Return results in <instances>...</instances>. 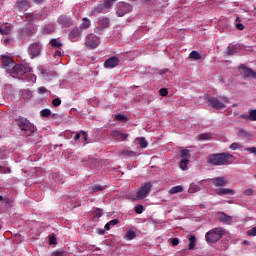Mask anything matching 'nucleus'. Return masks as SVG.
Wrapping results in <instances>:
<instances>
[{"mask_svg": "<svg viewBox=\"0 0 256 256\" xmlns=\"http://www.w3.org/2000/svg\"><path fill=\"white\" fill-rule=\"evenodd\" d=\"M208 165L221 166V165H231L235 161V156L227 152L210 154L206 159Z\"/></svg>", "mask_w": 256, "mask_h": 256, "instance_id": "obj_1", "label": "nucleus"}, {"mask_svg": "<svg viewBox=\"0 0 256 256\" xmlns=\"http://www.w3.org/2000/svg\"><path fill=\"white\" fill-rule=\"evenodd\" d=\"M207 101L209 107H212V109L221 110L227 107V103H229V98L225 96L208 97Z\"/></svg>", "mask_w": 256, "mask_h": 256, "instance_id": "obj_2", "label": "nucleus"}, {"mask_svg": "<svg viewBox=\"0 0 256 256\" xmlns=\"http://www.w3.org/2000/svg\"><path fill=\"white\" fill-rule=\"evenodd\" d=\"M224 234L225 229L222 227H217L206 233L205 240L207 243H217V241H219V239H221Z\"/></svg>", "mask_w": 256, "mask_h": 256, "instance_id": "obj_3", "label": "nucleus"}, {"mask_svg": "<svg viewBox=\"0 0 256 256\" xmlns=\"http://www.w3.org/2000/svg\"><path fill=\"white\" fill-rule=\"evenodd\" d=\"M31 71H33V68L27 67L23 64H14L10 69V75L15 79H21L25 73H31Z\"/></svg>", "mask_w": 256, "mask_h": 256, "instance_id": "obj_4", "label": "nucleus"}, {"mask_svg": "<svg viewBox=\"0 0 256 256\" xmlns=\"http://www.w3.org/2000/svg\"><path fill=\"white\" fill-rule=\"evenodd\" d=\"M18 126L21 129V131L24 132V135L26 137H30V135H33V133L37 131L35 125L31 124V122H29V120L25 118H21L18 120Z\"/></svg>", "mask_w": 256, "mask_h": 256, "instance_id": "obj_5", "label": "nucleus"}, {"mask_svg": "<svg viewBox=\"0 0 256 256\" xmlns=\"http://www.w3.org/2000/svg\"><path fill=\"white\" fill-rule=\"evenodd\" d=\"M42 51L43 44H41V42H33L28 46V55L30 59H37V57H41Z\"/></svg>", "mask_w": 256, "mask_h": 256, "instance_id": "obj_6", "label": "nucleus"}, {"mask_svg": "<svg viewBox=\"0 0 256 256\" xmlns=\"http://www.w3.org/2000/svg\"><path fill=\"white\" fill-rule=\"evenodd\" d=\"M101 43V40L99 39V36L94 34H88L85 37V46L87 49H97Z\"/></svg>", "mask_w": 256, "mask_h": 256, "instance_id": "obj_7", "label": "nucleus"}, {"mask_svg": "<svg viewBox=\"0 0 256 256\" xmlns=\"http://www.w3.org/2000/svg\"><path fill=\"white\" fill-rule=\"evenodd\" d=\"M153 185L151 182L145 183L137 192L136 199H145L147 195H149V191H151V188Z\"/></svg>", "mask_w": 256, "mask_h": 256, "instance_id": "obj_8", "label": "nucleus"}, {"mask_svg": "<svg viewBox=\"0 0 256 256\" xmlns=\"http://www.w3.org/2000/svg\"><path fill=\"white\" fill-rule=\"evenodd\" d=\"M131 11V6L128 3L125 2H119L117 5L116 14L118 17H123L127 15Z\"/></svg>", "mask_w": 256, "mask_h": 256, "instance_id": "obj_9", "label": "nucleus"}, {"mask_svg": "<svg viewBox=\"0 0 256 256\" xmlns=\"http://www.w3.org/2000/svg\"><path fill=\"white\" fill-rule=\"evenodd\" d=\"M31 35H33V26L31 24L19 30L20 39H28Z\"/></svg>", "mask_w": 256, "mask_h": 256, "instance_id": "obj_10", "label": "nucleus"}, {"mask_svg": "<svg viewBox=\"0 0 256 256\" xmlns=\"http://www.w3.org/2000/svg\"><path fill=\"white\" fill-rule=\"evenodd\" d=\"M120 61L121 60L119 59V57L112 56L104 62V68L105 69H115V67H117V65H119Z\"/></svg>", "mask_w": 256, "mask_h": 256, "instance_id": "obj_11", "label": "nucleus"}, {"mask_svg": "<svg viewBox=\"0 0 256 256\" xmlns=\"http://www.w3.org/2000/svg\"><path fill=\"white\" fill-rule=\"evenodd\" d=\"M218 221L224 225H231L233 223V216L225 214V212H218L216 215Z\"/></svg>", "mask_w": 256, "mask_h": 256, "instance_id": "obj_12", "label": "nucleus"}, {"mask_svg": "<svg viewBox=\"0 0 256 256\" xmlns=\"http://www.w3.org/2000/svg\"><path fill=\"white\" fill-rule=\"evenodd\" d=\"M2 65L7 71H11L15 62H13V57L2 55L1 56Z\"/></svg>", "mask_w": 256, "mask_h": 256, "instance_id": "obj_13", "label": "nucleus"}, {"mask_svg": "<svg viewBox=\"0 0 256 256\" xmlns=\"http://www.w3.org/2000/svg\"><path fill=\"white\" fill-rule=\"evenodd\" d=\"M239 73L245 79H247V77H253V79H256V72L251 70V68H247L245 66H240L239 67Z\"/></svg>", "mask_w": 256, "mask_h": 256, "instance_id": "obj_14", "label": "nucleus"}, {"mask_svg": "<svg viewBox=\"0 0 256 256\" xmlns=\"http://www.w3.org/2000/svg\"><path fill=\"white\" fill-rule=\"evenodd\" d=\"M81 29L80 28H74L70 31L68 39L72 42V43H77V41H79V39H81Z\"/></svg>", "mask_w": 256, "mask_h": 256, "instance_id": "obj_15", "label": "nucleus"}, {"mask_svg": "<svg viewBox=\"0 0 256 256\" xmlns=\"http://www.w3.org/2000/svg\"><path fill=\"white\" fill-rule=\"evenodd\" d=\"M111 137L115 141H127V137H129V134L123 133L119 130H114L111 132Z\"/></svg>", "mask_w": 256, "mask_h": 256, "instance_id": "obj_16", "label": "nucleus"}, {"mask_svg": "<svg viewBox=\"0 0 256 256\" xmlns=\"http://www.w3.org/2000/svg\"><path fill=\"white\" fill-rule=\"evenodd\" d=\"M57 23H59L61 27H71V25H73V21L67 16H60L57 19Z\"/></svg>", "mask_w": 256, "mask_h": 256, "instance_id": "obj_17", "label": "nucleus"}, {"mask_svg": "<svg viewBox=\"0 0 256 256\" xmlns=\"http://www.w3.org/2000/svg\"><path fill=\"white\" fill-rule=\"evenodd\" d=\"M212 183L215 187H225L227 185V179L225 177H216L212 179Z\"/></svg>", "mask_w": 256, "mask_h": 256, "instance_id": "obj_18", "label": "nucleus"}, {"mask_svg": "<svg viewBox=\"0 0 256 256\" xmlns=\"http://www.w3.org/2000/svg\"><path fill=\"white\" fill-rule=\"evenodd\" d=\"M216 195H235V191L230 188H217L215 189Z\"/></svg>", "mask_w": 256, "mask_h": 256, "instance_id": "obj_19", "label": "nucleus"}, {"mask_svg": "<svg viewBox=\"0 0 256 256\" xmlns=\"http://www.w3.org/2000/svg\"><path fill=\"white\" fill-rule=\"evenodd\" d=\"M11 33V26L9 24L0 25V34L1 35H9Z\"/></svg>", "mask_w": 256, "mask_h": 256, "instance_id": "obj_20", "label": "nucleus"}, {"mask_svg": "<svg viewBox=\"0 0 256 256\" xmlns=\"http://www.w3.org/2000/svg\"><path fill=\"white\" fill-rule=\"evenodd\" d=\"M98 13H107V10L103 4H99L92 10V15H98Z\"/></svg>", "mask_w": 256, "mask_h": 256, "instance_id": "obj_21", "label": "nucleus"}, {"mask_svg": "<svg viewBox=\"0 0 256 256\" xmlns=\"http://www.w3.org/2000/svg\"><path fill=\"white\" fill-rule=\"evenodd\" d=\"M109 23H110L109 18H101L98 21V26H100L101 29H107V27H109Z\"/></svg>", "mask_w": 256, "mask_h": 256, "instance_id": "obj_22", "label": "nucleus"}, {"mask_svg": "<svg viewBox=\"0 0 256 256\" xmlns=\"http://www.w3.org/2000/svg\"><path fill=\"white\" fill-rule=\"evenodd\" d=\"M183 186L178 185V186H174L169 190V195H175L177 193H183Z\"/></svg>", "mask_w": 256, "mask_h": 256, "instance_id": "obj_23", "label": "nucleus"}, {"mask_svg": "<svg viewBox=\"0 0 256 256\" xmlns=\"http://www.w3.org/2000/svg\"><path fill=\"white\" fill-rule=\"evenodd\" d=\"M135 237H137V234L135 233V231L128 230L124 236V239H126V241H133Z\"/></svg>", "mask_w": 256, "mask_h": 256, "instance_id": "obj_24", "label": "nucleus"}, {"mask_svg": "<svg viewBox=\"0 0 256 256\" xmlns=\"http://www.w3.org/2000/svg\"><path fill=\"white\" fill-rule=\"evenodd\" d=\"M195 245H197V238H195V236L192 235L189 237V243H188V247L190 251H193V249H195Z\"/></svg>", "mask_w": 256, "mask_h": 256, "instance_id": "obj_25", "label": "nucleus"}, {"mask_svg": "<svg viewBox=\"0 0 256 256\" xmlns=\"http://www.w3.org/2000/svg\"><path fill=\"white\" fill-rule=\"evenodd\" d=\"M51 47H54L55 49H61L63 47V43L60 42L59 39L54 38L50 41Z\"/></svg>", "mask_w": 256, "mask_h": 256, "instance_id": "obj_26", "label": "nucleus"}, {"mask_svg": "<svg viewBox=\"0 0 256 256\" xmlns=\"http://www.w3.org/2000/svg\"><path fill=\"white\" fill-rule=\"evenodd\" d=\"M91 27V20L89 18H83L80 24V29H89Z\"/></svg>", "mask_w": 256, "mask_h": 256, "instance_id": "obj_27", "label": "nucleus"}, {"mask_svg": "<svg viewBox=\"0 0 256 256\" xmlns=\"http://www.w3.org/2000/svg\"><path fill=\"white\" fill-rule=\"evenodd\" d=\"M189 59H192V61H199V59H201V54L199 52L193 50L189 54Z\"/></svg>", "mask_w": 256, "mask_h": 256, "instance_id": "obj_28", "label": "nucleus"}, {"mask_svg": "<svg viewBox=\"0 0 256 256\" xmlns=\"http://www.w3.org/2000/svg\"><path fill=\"white\" fill-rule=\"evenodd\" d=\"M197 191H201V187L199 185L192 183L188 189V193H197Z\"/></svg>", "mask_w": 256, "mask_h": 256, "instance_id": "obj_29", "label": "nucleus"}, {"mask_svg": "<svg viewBox=\"0 0 256 256\" xmlns=\"http://www.w3.org/2000/svg\"><path fill=\"white\" fill-rule=\"evenodd\" d=\"M137 142L142 149H146L147 145H149L145 137L137 138Z\"/></svg>", "mask_w": 256, "mask_h": 256, "instance_id": "obj_30", "label": "nucleus"}, {"mask_svg": "<svg viewBox=\"0 0 256 256\" xmlns=\"http://www.w3.org/2000/svg\"><path fill=\"white\" fill-rule=\"evenodd\" d=\"M105 189V186L96 184L91 188V193H97L99 191H103Z\"/></svg>", "mask_w": 256, "mask_h": 256, "instance_id": "obj_31", "label": "nucleus"}, {"mask_svg": "<svg viewBox=\"0 0 256 256\" xmlns=\"http://www.w3.org/2000/svg\"><path fill=\"white\" fill-rule=\"evenodd\" d=\"M189 165V159H183L180 162V169H182V171H187V166Z\"/></svg>", "mask_w": 256, "mask_h": 256, "instance_id": "obj_32", "label": "nucleus"}, {"mask_svg": "<svg viewBox=\"0 0 256 256\" xmlns=\"http://www.w3.org/2000/svg\"><path fill=\"white\" fill-rule=\"evenodd\" d=\"M208 139H211V134L209 133L200 134L198 136V141H208Z\"/></svg>", "mask_w": 256, "mask_h": 256, "instance_id": "obj_33", "label": "nucleus"}, {"mask_svg": "<svg viewBox=\"0 0 256 256\" xmlns=\"http://www.w3.org/2000/svg\"><path fill=\"white\" fill-rule=\"evenodd\" d=\"M26 17L28 18V21H35L37 19H40L41 16L39 14H26Z\"/></svg>", "mask_w": 256, "mask_h": 256, "instance_id": "obj_34", "label": "nucleus"}, {"mask_svg": "<svg viewBox=\"0 0 256 256\" xmlns=\"http://www.w3.org/2000/svg\"><path fill=\"white\" fill-rule=\"evenodd\" d=\"M189 153H190V151L187 150V149L182 150L181 151L182 159H188L189 160L191 158V154H189Z\"/></svg>", "mask_w": 256, "mask_h": 256, "instance_id": "obj_35", "label": "nucleus"}, {"mask_svg": "<svg viewBox=\"0 0 256 256\" xmlns=\"http://www.w3.org/2000/svg\"><path fill=\"white\" fill-rule=\"evenodd\" d=\"M121 155L123 157H133V155H135V153L133 151H131V150H123L121 152Z\"/></svg>", "mask_w": 256, "mask_h": 256, "instance_id": "obj_36", "label": "nucleus"}, {"mask_svg": "<svg viewBox=\"0 0 256 256\" xmlns=\"http://www.w3.org/2000/svg\"><path fill=\"white\" fill-rule=\"evenodd\" d=\"M241 144L234 142L229 146V149H231L232 151H237V149H241Z\"/></svg>", "mask_w": 256, "mask_h": 256, "instance_id": "obj_37", "label": "nucleus"}, {"mask_svg": "<svg viewBox=\"0 0 256 256\" xmlns=\"http://www.w3.org/2000/svg\"><path fill=\"white\" fill-rule=\"evenodd\" d=\"M249 121H256V110H249Z\"/></svg>", "mask_w": 256, "mask_h": 256, "instance_id": "obj_38", "label": "nucleus"}, {"mask_svg": "<svg viewBox=\"0 0 256 256\" xmlns=\"http://www.w3.org/2000/svg\"><path fill=\"white\" fill-rule=\"evenodd\" d=\"M228 55H235L237 53V47L236 46H229L227 48Z\"/></svg>", "mask_w": 256, "mask_h": 256, "instance_id": "obj_39", "label": "nucleus"}, {"mask_svg": "<svg viewBox=\"0 0 256 256\" xmlns=\"http://www.w3.org/2000/svg\"><path fill=\"white\" fill-rule=\"evenodd\" d=\"M246 235H248V237H256V227H253L250 230H248L246 232Z\"/></svg>", "mask_w": 256, "mask_h": 256, "instance_id": "obj_40", "label": "nucleus"}, {"mask_svg": "<svg viewBox=\"0 0 256 256\" xmlns=\"http://www.w3.org/2000/svg\"><path fill=\"white\" fill-rule=\"evenodd\" d=\"M40 115L42 117H51V111L49 109H43L41 112H40Z\"/></svg>", "mask_w": 256, "mask_h": 256, "instance_id": "obj_41", "label": "nucleus"}, {"mask_svg": "<svg viewBox=\"0 0 256 256\" xmlns=\"http://www.w3.org/2000/svg\"><path fill=\"white\" fill-rule=\"evenodd\" d=\"M103 5L107 11V9H111V7H113V2L111 0H105Z\"/></svg>", "mask_w": 256, "mask_h": 256, "instance_id": "obj_42", "label": "nucleus"}, {"mask_svg": "<svg viewBox=\"0 0 256 256\" xmlns=\"http://www.w3.org/2000/svg\"><path fill=\"white\" fill-rule=\"evenodd\" d=\"M159 95H161V97H167V95H169V90H167V88H161L159 90Z\"/></svg>", "mask_w": 256, "mask_h": 256, "instance_id": "obj_43", "label": "nucleus"}, {"mask_svg": "<svg viewBox=\"0 0 256 256\" xmlns=\"http://www.w3.org/2000/svg\"><path fill=\"white\" fill-rule=\"evenodd\" d=\"M115 119H116L117 121H122V122L127 121V117H125V115H123V114H117V115L115 116Z\"/></svg>", "mask_w": 256, "mask_h": 256, "instance_id": "obj_44", "label": "nucleus"}, {"mask_svg": "<svg viewBox=\"0 0 256 256\" xmlns=\"http://www.w3.org/2000/svg\"><path fill=\"white\" fill-rule=\"evenodd\" d=\"M19 7H20V9H23V7H24V9H27V7H29V2L27 0H23V1L19 2Z\"/></svg>", "mask_w": 256, "mask_h": 256, "instance_id": "obj_45", "label": "nucleus"}, {"mask_svg": "<svg viewBox=\"0 0 256 256\" xmlns=\"http://www.w3.org/2000/svg\"><path fill=\"white\" fill-rule=\"evenodd\" d=\"M238 135H239V137H249V132H247V131H245L243 129H240L238 131Z\"/></svg>", "mask_w": 256, "mask_h": 256, "instance_id": "obj_46", "label": "nucleus"}, {"mask_svg": "<svg viewBox=\"0 0 256 256\" xmlns=\"http://www.w3.org/2000/svg\"><path fill=\"white\" fill-rule=\"evenodd\" d=\"M94 216L97 217L98 219H99L100 217H102V216H103V212L101 211V209L96 208V209L94 210Z\"/></svg>", "mask_w": 256, "mask_h": 256, "instance_id": "obj_47", "label": "nucleus"}, {"mask_svg": "<svg viewBox=\"0 0 256 256\" xmlns=\"http://www.w3.org/2000/svg\"><path fill=\"white\" fill-rule=\"evenodd\" d=\"M244 151H247L248 153H251L252 155H256V147H248V148H245Z\"/></svg>", "mask_w": 256, "mask_h": 256, "instance_id": "obj_48", "label": "nucleus"}, {"mask_svg": "<svg viewBox=\"0 0 256 256\" xmlns=\"http://www.w3.org/2000/svg\"><path fill=\"white\" fill-rule=\"evenodd\" d=\"M23 95H26V96H24V99H31V96H32L31 91H29V90H24L22 93V96Z\"/></svg>", "mask_w": 256, "mask_h": 256, "instance_id": "obj_49", "label": "nucleus"}, {"mask_svg": "<svg viewBox=\"0 0 256 256\" xmlns=\"http://www.w3.org/2000/svg\"><path fill=\"white\" fill-rule=\"evenodd\" d=\"M135 211L136 213H138V215H141V213H143V205L139 204L135 207Z\"/></svg>", "mask_w": 256, "mask_h": 256, "instance_id": "obj_50", "label": "nucleus"}, {"mask_svg": "<svg viewBox=\"0 0 256 256\" xmlns=\"http://www.w3.org/2000/svg\"><path fill=\"white\" fill-rule=\"evenodd\" d=\"M52 105H54V107H59V105H61V98H55L52 101Z\"/></svg>", "mask_w": 256, "mask_h": 256, "instance_id": "obj_51", "label": "nucleus"}, {"mask_svg": "<svg viewBox=\"0 0 256 256\" xmlns=\"http://www.w3.org/2000/svg\"><path fill=\"white\" fill-rule=\"evenodd\" d=\"M244 195H246V197L253 195V189H251V188L246 189L244 191Z\"/></svg>", "mask_w": 256, "mask_h": 256, "instance_id": "obj_52", "label": "nucleus"}, {"mask_svg": "<svg viewBox=\"0 0 256 256\" xmlns=\"http://www.w3.org/2000/svg\"><path fill=\"white\" fill-rule=\"evenodd\" d=\"M49 243H50V245H56L57 244V238H55L54 236H50Z\"/></svg>", "mask_w": 256, "mask_h": 256, "instance_id": "obj_53", "label": "nucleus"}, {"mask_svg": "<svg viewBox=\"0 0 256 256\" xmlns=\"http://www.w3.org/2000/svg\"><path fill=\"white\" fill-rule=\"evenodd\" d=\"M52 256H65V252L63 251H54Z\"/></svg>", "mask_w": 256, "mask_h": 256, "instance_id": "obj_54", "label": "nucleus"}, {"mask_svg": "<svg viewBox=\"0 0 256 256\" xmlns=\"http://www.w3.org/2000/svg\"><path fill=\"white\" fill-rule=\"evenodd\" d=\"M38 93L40 94V95H43V93H47V88H45V87H39L38 88Z\"/></svg>", "mask_w": 256, "mask_h": 256, "instance_id": "obj_55", "label": "nucleus"}, {"mask_svg": "<svg viewBox=\"0 0 256 256\" xmlns=\"http://www.w3.org/2000/svg\"><path fill=\"white\" fill-rule=\"evenodd\" d=\"M110 226H115L119 223V220L118 219H113L111 220L110 222H108Z\"/></svg>", "mask_w": 256, "mask_h": 256, "instance_id": "obj_56", "label": "nucleus"}, {"mask_svg": "<svg viewBox=\"0 0 256 256\" xmlns=\"http://www.w3.org/2000/svg\"><path fill=\"white\" fill-rule=\"evenodd\" d=\"M172 245L176 247V245H179V238H173L172 239Z\"/></svg>", "mask_w": 256, "mask_h": 256, "instance_id": "obj_57", "label": "nucleus"}, {"mask_svg": "<svg viewBox=\"0 0 256 256\" xmlns=\"http://www.w3.org/2000/svg\"><path fill=\"white\" fill-rule=\"evenodd\" d=\"M236 29H238L239 31H243V29H245V26H243V24L238 23L236 24Z\"/></svg>", "mask_w": 256, "mask_h": 256, "instance_id": "obj_58", "label": "nucleus"}, {"mask_svg": "<svg viewBox=\"0 0 256 256\" xmlns=\"http://www.w3.org/2000/svg\"><path fill=\"white\" fill-rule=\"evenodd\" d=\"M240 119H245L246 121H249V114H241Z\"/></svg>", "mask_w": 256, "mask_h": 256, "instance_id": "obj_59", "label": "nucleus"}, {"mask_svg": "<svg viewBox=\"0 0 256 256\" xmlns=\"http://www.w3.org/2000/svg\"><path fill=\"white\" fill-rule=\"evenodd\" d=\"M74 141H79V139H81V134L80 133H76L73 137Z\"/></svg>", "mask_w": 256, "mask_h": 256, "instance_id": "obj_60", "label": "nucleus"}, {"mask_svg": "<svg viewBox=\"0 0 256 256\" xmlns=\"http://www.w3.org/2000/svg\"><path fill=\"white\" fill-rule=\"evenodd\" d=\"M81 134H82V139L84 140V141H87V132H85V131H81Z\"/></svg>", "mask_w": 256, "mask_h": 256, "instance_id": "obj_61", "label": "nucleus"}, {"mask_svg": "<svg viewBox=\"0 0 256 256\" xmlns=\"http://www.w3.org/2000/svg\"><path fill=\"white\" fill-rule=\"evenodd\" d=\"M62 53H61V50H56L54 52V57H61Z\"/></svg>", "mask_w": 256, "mask_h": 256, "instance_id": "obj_62", "label": "nucleus"}, {"mask_svg": "<svg viewBox=\"0 0 256 256\" xmlns=\"http://www.w3.org/2000/svg\"><path fill=\"white\" fill-rule=\"evenodd\" d=\"M104 229H105L106 231H109V229H111V224H109V222L106 223L105 226H104Z\"/></svg>", "mask_w": 256, "mask_h": 256, "instance_id": "obj_63", "label": "nucleus"}, {"mask_svg": "<svg viewBox=\"0 0 256 256\" xmlns=\"http://www.w3.org/2000/svg\"><path fill=\"white\" fill-rule=\"evenodd\" d=\"M31 81L32 83H35V81H37V76L31 74Z\"/></svg>", "mask_w": 256, "mask_h": 256, "instance_id": "obj_64", "label": "nucleus"}]
</instances>
